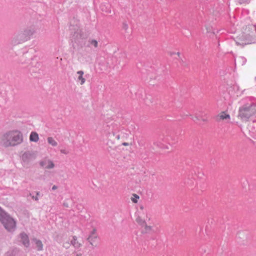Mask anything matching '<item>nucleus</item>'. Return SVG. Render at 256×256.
Instances as JSON below:
<instances>
[{"label": "nucleus", "instance_id": "nucleus-1", "mask_svg": "<svg viewBox=\"0 0 256 256\" xmlns=\"http://www.w3.org/2000/svg\"><path fill=\"white\" fill-rule=\"evenodd\" d=\"M256 36V27L253 25L247 26L243 30L242 34L237 38V41L242 45L248 44L252 43Z\"/></svg>", "mask_w": 256, "mask_h": 256}, {"label": "nucleus", "instance_id": "nucleus-2", "mask_svg": "<svg viewBox=\"0 0 256 256\" xmlns=\"http://www.w3.org/2000/svg\"><path fill=\"white\" fill-rule=\"evenodd\" d=\"M0 146L8 148L16 146V130H12L6 132L0 138Z\"/></svg>", "mask_w": 256, "mask_h": 256}, {"label": "nucleus", "instance_id": "nucleus-3", "mask_svg": "<svg viewBox=\"0 0 256 256\" xmlns=\"http://www.w3.org/2000/svg\"><path fill=\"white\" fill-rule=\"evenodd\" d=\"M0 221L4 228L9 232H13L15 231L16 222L9 214L6 213L0 207Z\"/></svg>", "mask_w": 256, "mask_h": 256}, {"label": "nucleus", "instance_id": "nucleus-4", "mask_svg": "<svg viewBox=\"0 0 256 256\" xmlns=\"http://www.w3.org/2000/svg\"><path fill=\"white\" fill-rule=\"evenodd\" d=\"M89 245L93 248H97L100 244V238L96 229H93L89 234L87 239Z\"/></svg>", "mask_w": 256, "mask_h": 256}, {"label": "nucleus", "instance_id": "nucleus-5", "mask_svg": "<svg viewBox=\"0 0 256 256\" xmlns=\"http://www.w3.org/2000/svg\"><path fill=\"white\" fill-rule=\"evenodd\" d=\"M254 114L252 106H244L240 110L239 116L244 120H248Z\"/></svg>", "mask_w": 256, "mask_h": 256}, {"label": "nucleus", "instance_id": "nucleus-6", "mask_svg": "<svg viewBox=\"0 0 256 256\" xmlns=\"http://www.w3.org/2000/svg\"><path fill=\"white\" fill-rule=\"evenodd\" d=\"M231 116L228 111H223L219 113L216 117L217 122H222L224 120H230Z\"/></svg>", "mask_w": 256, "mask_h": 256}, {"label": "nucleus", "instance_id": "nucleus-7", "mask_svg": "<svg viewBox=\"0 0 256 256\" xmlns=\"http://www.w3.org/2000/svg\"><path fill=\"white\" fill-rule=\"evenodd\" d=\"M70 244L76 249H80L83 246L82 241L79 240V238L76 236L72 237V239L70 240Z\"/></svg>", "mask_w": 256, "mask_h": 256}, {"label": "nucleus", "instance_id": "nucleus-8", "mask_svg": "<svg viewBox=\"0 0 256 256\" xmlns=\"http://www.w3.org/2000/svg\"><path fill=\"white\" fill-rule=\"evenodd\" d=\"M40 166L47 169H52L54 167V164L50 160H44L40 164Z\"/></svg>", "mask_w": 256, "mask_h": 256}, {"label": "nucleus", "instance_id": "nucleus-9", "mask_svg": "<svg viewBox=\"0 0 256 256\" xmlns=\"http://www.w3.org/2000/svg\"><path fill=\"white\" fill-rule=\"evenodd\" d=\"M20 242H21L25 246L28 247L29 246V239L26 234H22L20 235Z\"/></svg>", "mask_w": 256, "mask_h": 256}, {"label": "nucleus", "instance_id": "nucleus-10", "mask_svg": "<svg viewBox=\"0 0 256 256\" xmlns=\"http://www.w3.org/2000/svg\"><path fill=\"white\" fill-rule=\"evenodd\" d=\"M78 82H79L81 85H83L86 82V79L84 78V72L83 71H78L77 72Z\"/></svg>", "mask_w": 256, "mask_h": 256}, {"label": "nucleus", "instance_id": "nucleus-11", "mask_svg": "<svg viewBox=\"0 0 256 256\" xmlns=\"http://www.w3.org/2000/svg\"><path fill=\"white\" fill-rule=\"evenodd\" d=\"M39 136L36 132H32L30 135V140L32 142H37L39 140Z\"/></svg>", "mask_w": 256, "mask_h": 256}, {"label": "nucleus", "instance_id": "nucleus-12", "mask_svg": "<svg viewBox=\"0 0 256 256\" xmlns=\"http://www.w3.org/2000/svg\"><path fill=\"white\" fill-rule=\"evenodd\" d=\"M142 230L143 232L144 233H148L152 231L153 228L150 226H148L146 223L144 225V226L142 228Z\"/></svg>", "mask_w": 256, "mask_h": 256}, {"label": "nucleus", "instance_id": "nucleus-13", "mask_svg": "<svg viewBox=\"0 0 256 256\" xmlns=\"http://www.w3.org/2000/svg\"><path fill=\"white\" fill-rule=\"evenodd\" d=\"M48 143L52 146L56 147L58 145L57 142L52 138L49 137L48 138Z\"/></svg>", "mask_w": 256, "mask_h": 256}, {"label": "nucleus", "instance_id": "nucleus-14", "mask_svg": "<svg viewBox=\"0 0 256 256\" xmlns=\"http://www.w3.org/2000/svg\"><path fill=\"white\" fill-rule=\"evenodd\" d=\"M36 248L39 251H41L43 249V244L40 240H34Z\"/></svg>", "mask_w": 256, "mask_h": 256}, {"label": "nucleus", "instance_id": "nucleus-15", "mask_svg": "<svg viewBox=\"0 0 256 256\" xmlns=\"http://www.w3.org/2000/svg\"><path fill=\"white\" fill-rule=\"evenodd\" d=\"M32 157V154L29 152L24 154L22 156V158L24 161H27Z\"/></svg>", "mask_w": 256, "mask_h": 256}, {"label": "nucleus", "instance_id": "nucleus-16", "mask_svg": "<svg viewBox=\"0 0 256 256\" xmlns=\"http://www.w3.org/2000/svg\"><path fill=\"white\" fill-rule=\"evenodd\" d=\"M136 222L141 226V228H142L144 225L146 224V221L140 217L138 218L136 220Z\"/></svg>", "mask_w": 256, "mask_h": 256}, {"label": "nucleus", "instance_id": "nucleus-17", "mask_svg": "<svg viewBox=\"0 0 256 256\" xmlns=\"http://www.w3.org/2000/svg\"><path fill=\"white\" fill-rule=\"evenodd\" d=\"M140 198L139 196L136 194H133L131 198V200L134 204H137Z\"/></svg>", "mask_w": 256, "mask_h": 256}, {"label": "nucleus", "instance_id": "nucleus-18", "mask_svg": "<svg viewBox=\"0 0 256 256\" xmlns=\"http://www.w3.org/2000/svg\"><path fill=\"white\" fill-rule=\"evenodd\" d=\"M23 142V135L19 132L17 133V144H21Z\"/></svg>", "mask_w": 256, "mask_h": 256}, {"label": "nucleus", "instance_id": "nucleus-19", "mask_svg": "<svg viewBox=\"0 0 256 256\" xmlns=\"http://www.w3.org/2000/svg\"><path fill=\"white\" fill-rule=\"evenodd\" d=\"M168 54L171 56H177L179 58H180V54L179 52H168Z\"/></svg>", "mask_w": 256, "mask_h": 256}, {"label": "nucleus", "instance_id": "nucleus-20", "mask_svg": "<svg viewBox=\"0 0 256 256\" xmlns=\"http://www.w3.org/2000/svg\"><path fill=\"white\" fill-rule=\"evenodd\" d=\"M92 46H94V48H96L98 46V42L96 40H92L90 42Z\"/></svg>", "mask_w": 256, "mask_h": 256}, {"label": "nucleus", "instance_id": "nucleus-21", "mask_svg": "<svg viewBox=\"0 0 256 256\" xmlns=\"http://www.w3.org/2000/svg\"><path fill=\"white\" fill-rule=\"evenodd\" d=\"M122 144V146H130L132 145V144L128 143V142H124Z\"/></svg>", "mask_w": 256, "mask_h": 256}, {"label": "nucleus", "instance_id": "nucleus-22", "mask_svg": "<svg viewBox=\"0 0 256 256\" xmlns=\"http://www.w3.org/2000/svg\"><path fill=\"white\" fill-rule=\"evenodd\" d=\"M192 120H193L194 121L196 122V120H198V118L197 117H196H196H194V118H192Z\"/></svg>", "mask_w": 256, "mask_h": 256}, {"label": "nucleus", "instance_id": "nucleus-23", "mask_svg": "<svg viewBox=\"0 0 256 256\" xmlns=\"http://www.w3.org/2000/svg\"><path fill=\"white\" fill-rule=\"evenodd\" d=\"M58 188L57 186H54L53 187H52V190H56V189Z\"/></svg>", "mask_w": 256, "mask_h": 256}, {"label": "nucleus", "instance_id": "nucleus-24", "mask_svg": "<svg viewBox=\"0 0 256 256\" xmlns=\"http://www.w3.org/2000/svg\"><path fill=\"white\" fill-rule=\"evenodd\" d=\"M7 256H14V255H12V256H10V252H8V254H7Z\"/></svg>", "mask_w": 256, "mask_h": 256}, {"label": "nucleus", "instance_id": "nucleus-25", "mask_svg": "<svg viewBox=\"0 0 256 256\" xmlns=\"http://www.w3.org/2000/svg\"><path fill=\"white\" fill-rule=\"evenodd\" d=\"M76 256H82V255L81 254H77Z\"/></svg>", "mask_w": 256, "mask_h": 256}, {"label": "nucleus", "instance_id": "nucleus-26", "mask_svg": "<svg viewBox=\"0 0 256 256\" xmlns=\"http://www.w3.org/2000/svg\"><path fill=\"white\" fill-rule=\"evenodd\" d=\"M35 200H38V198H36Z\"/></svg>", "mask_w": 256, "mask_h": 256}]
</instances>
